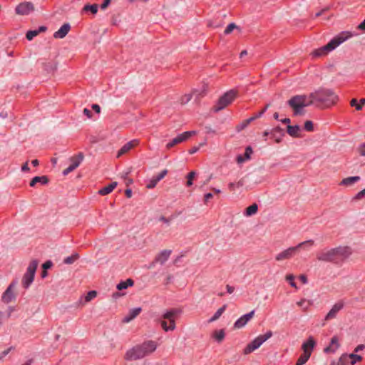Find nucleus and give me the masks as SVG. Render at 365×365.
<instances>
[{
    "mask_svg": "<svg viewBox=\"0 0 365 365\" xmlns=\"http://www.w3.org/2000/svg\"><path fill=\"white\" fill-rule=\"evenodd\" d=\"M309 98L317 107L329 108L337 102L339 97L333 90L320 88L309 93Z\"/></svg>",
    "mask_w": 365,
    "mask_h": 365,
    "instance_id": "f257e3e1",
    "label": "nucleus"
},
{
    "mask_svg": "<svg viewBox=\"0 0 365 365\" xmlns=\"http://www.w3.org/2000/svg\"><path fill=\"white\" fill-rule=\"evenodd\" d=\"M158 348V344L153 340H148L143 343L133 346L127 351L125 359L127 360H138L153 353Z\"/></svg>",
    "mask_w": 365,
    "mask_h": 365,
    "instance_id": "f03ea898",
    "label": "nucleus"
},
{
    "mask_svg": "<svg viewBox=\"0 0 365 365\" xmlns=\"http://www.w3.org/2000/svg\"><path fill=\"white\" fill-rule=\"evenodd\" d=\"M288 105L294 109V115L302 113V110L304 107L312 105L309 95H297L291 98L288 102Z\"/></svg>",
    "mask_w": 365,
    "mask_h": 365,
    "instance_id": "7ed1b4c3",
    "label": "nucleus"
},
{
    "mask_svg": "<svg viewBox=\"0 0 365 365\" xmlns=\"http://www.w3.org/2000/svg\"><path fill=\"white\" fill-rule=\"evenodd\" d=\"M181 309L173 308L166 310L163 313V314L162 315L163 319L169 321V325H168V323L165 320L160 321L161 327L165 331H173L174 329H175V319L177 318L178 316H179L181 314Z\"/></svg>",
    "mask_w": 365,
    "mask_h": 365,
    "instance_id": "20e7f679",
    "label": "nucleus"
},
{
    "mask_svg": "<svg viewBox=\"0 0 365 365\" xmlns=\"http://www.w3.org/2000/svg\"><path fill=\"white\" fill-rule=\"evenodd\" d=\"M237 91L231 89L226 93H225L217 101L216 105L214 106L213 110L215 112H218L225 108H226L228 105H230L237 97Z\"/></svg>",
    "mask_w": 365,
    "mask_h": 365,
    "instance_id": "39448f33",
    "label": "nucleus"
},
{
    "mask_svg": "<svg viewBox=\"0 0 365 365\" xmlns=\"http://www.w3.org/2000/svg\"><path fill=\"white\" fill-rule=\"evenodd\" d=\"M272 336V331H267L264 334H261L255 338L249 343L244 349L245 354H249L257 349L264 342L271 338Z\"/></svg>",
    "mask_w": 365,
    "mask_h": 365,
    "instance_id": "423d86ee",
    "label": "nucleus"
},
{
    "mask_svg": "<svg viewBox=\"0 0 365 365\" xmlns=\"http://www.w3.org/2000/svg\"><path fill=\"white\" fill-rule=\"evenodd\" d=\"M38 261L36 259L32 260L27 269L26 272L23 276L22 278V286L24 289H27L31 286V284L33 283L35 277L36 271L38 267Z\"/></svg>",
    "mask_w": 365,
    "mask_h": 365,
    "instance_id": "0eeeda50",
    "label": "nucleus"
},
{
    "mask_svg": "<svg viewBox=\"0 0 365 365\" xmlns=\"http://www.w3.org/2000/svg\"><path fill=\"white\" fill-rule=\"evenodd\" d=\"M353 36L354 34L350 31H342L331 39V41L324 46V49L331 52Z\"/></svg>",
    "mask_w": 365,
    "mask_h": 365,
    "instance_id": "6e6552de",
    "label": "nucleus"
},
{
    "mask_svg": "<svg viewBox=\"0 0 365 365\" xmlns=\"http://www.w3.org/2000/svg\"><path fill=\"white\" fill-rule=\"evenodd\" d=\"M336 252L334 248L324 249L317 255V259L322 262L338 263Z\"/></svg>",
    "mask_w": 365,
    "mask_h": 365,
    "instance_id": "1a4fd4ad",
    "label": "nucleus"
},
{
    "mask_svg": "<svg viewBox=\"0 0 365 365\" xmlns=\"http://www.w3.org/2000/svg\"><path fill=\"white\" fill-rule=\"evenodd\" d=\"M17 284V281L14 280L12 281L9 287L6 288V289L4 292L1 296V300L4 303L9 304L11 301L14 300L16 299V295L14 292V289L16 287Z\"/></svg>",
    "mask_w": 365,
    "mask_h": 365,
    "instance_id": "9d476101",
    "label": "nucleus"
},
{
    "mask_svg": "<svg viewBox=\"0 0 365 365\" xmlns=\"http://www.w3.org/2000/svg\"><path fill=\"white\" fill-rule=\"evenodd\" d=\"M34 10L33 3L30 1H24L18 4L15 9L16 14L19 15H28Z\"/></svg>",
    "mask_w": 365,
    "mask_h": 365,
    "instance_id": "9b49d317",
    "label": "nucleus"
},
{
    "mask_svg": "<svg viewBox=\"0 0 365 365\" xmlns=\"http://www.w3.org/2000/svg\"><path fill=\"white\" fill-rule=\"evenodd\" d=\"M195 131H186L182 133H180L178 136L174 138L171 141H170L167 144L166 147L167 148H170L178 143L185 141L190 137H191L192 135H195Z\"/></svg>",
    "mask_w": 365,
    "mask_h": 365,
    "instance_id": "f8f14e48",
    "label": "nucleus"
},
{
    "mask_svg": "<svg viewBox=\"0 0 365 365\" xmlns=\"http://www.w3.org/2000/svg\"><path fill=\"white\" fill-rule=\"evenodd\" d=\"M297 252V247H290L282 252L277 254L275 257L277 261H283L284 259H289L294 257Z\"/></svg>",
    "mask_w": 365,
    "mask_h": 365,
    "instance_id": "ddd939ff",
    "label": "nucleus"
},
{
    "mask_svg": "<svg viewBox=\"0 0 365 365\" xmlns=\"http://www.w3.org/2000/svg\"><path fill=\"white\" fill-rule=\"evenodd\" d=\"M255 310H252L250 312L245 314L240 317L234 324L235 329H241L244 327L247 322L254 317Z\"/></svg>",
    "mask_w": 365,
    "mask_h": 365,
    "instance_id": "4468645a",
    "label": "nucleus"
},
{
    "mask_svg": "<svg viewBox=\"0 0 365 365\" xmlns=\"http://www.w3.org/2000/svg\"><path fill=\"white\" fill-rule=\"evenodd\" d=\"M336 250V257L337 262L347 258L351 253L349 247H338L334 248Z\"/></svg>",
    "mask_w": 365,
    "mask_h": 365,
    "instance_id": "2eb2a0df",
    "label": "nucleus"
},
{
    "mask_svg": "<svg viewBox=\"0 0 365 365\" xmlns=\"http://www.w3.org/2000/svg\"><path fill=\"white\" fill-rule=\"evenodd\" d=\"M315 345L316 341H314V338L312 336H309L308 339L302 344V349L303 351V354L311 356L312 352Z\"/></svg>",
    "mask_w": 365,
    "mask_h": 365,
    "instance_id": "dca6fc26",
    "label": "nucleus"
},
{
    "mask_svg": "<svg viewBox=\"0 0 365 365\" xmlns=\"http://www.w3.org/2000/svg\"><path fill=\"white\" fill-rule=\"evenodd\" d=\"M343 307L344 304L342 302L336 303L326 315L325 320L328 321L334 319L336 317L337 313L341 310Z\"/></svg>",
    "mask_w": 365,
    "mask_h": 365,
    "instance_id": "f3484780",
    "label": "nucleus"
},
{
    "mask_svg": "<svg viewBox=\"0 0 365 365\" xmlns=\"http://www.w3.org/2000/svg\"><path fill=\"white\" fill-rule=\"evenodd\" d=\"M340 344L339 342V338L337 336H334L330 341V343L328 346L324 348V351L325 353H335L336 351L339 349Z\"/></svg>",
    "mask_w": 365,
    "mask_h": 365,
    "instance_id": "a211bd4d",
    "label": "nucleus"
},
{
    "mask_svg": "<svg viewBox=\"0 0 365 365\" xmlns=\"http://www.w3.org/2000/svg\"><path fill=\"white\" fill-rule=\"evenodd\" d=\"M172 251L170 250H162L155 258L154 263H159L164 264L165 262L168 259Z\"/></svg>",
    "mask_w": 365,
    "mask_h": 365,
    "instance_id": "6ab92c4d",
    "label": "nucleus"
},
{
    "mask_svg": "<svg viewBox=\"0 0 365 365\" xmlns=\"http://www.w3.org/2000/svg\"><path fill=\"white\" fill-rule=\"evenodd\" d=\"M138 144V140H132L128 143H126L118 152L117 158L120 157L121 155L128 153L133 148L136 146Z\"/></svg>",
    "mask_w": 365,
    "mask_h": 365,
    "instance_id": "aec40b11",
    "label": "nucleus"
},
{
    "mask_svg": "<svg viewBox=\"0 0 365 365\" xmlns=\"http://www.w3.org/2000/svg\"><path fill=\"white\" fill-rule=\"evenodd\" d=\"M71 26L69 24H64L60 29L53 34L55 38H63L69 32Z\"/></svg>",
    "mask_w": 365,
    "mask_h": 365,
    "instance_id": "412c9836",
    "label": "nucleus"
},
{
    "mask_svg": "<svg viewBox=\"0 0 365 365\" xmlns=\"http://www.w3.org/2000/svg\"><path fill=\"white\" fill-rule=\"evenodd\" d=\"M284 132L282 128L277 126L270 130V138H273L277 143H279L284 136Z\"/></svg>",
    "mask_w": 365,
    "mask_h": 365,
    "instance_id": "4be33fe9",
    "label": "nucleus"
},
{
    "mask_svg": "<svg viewBox=\"0 0 365 365\" xmlns=\"http://www.w3.org/2000/svg\"><path fill=\"white\" fill-rule=\"evenodd\" d=\"M341 356H346V362L349 365H354L356 362L361 361L362 357L354 353L343 354Z\"/></svg>",
    "mask_w": 365,
    "mask_h": 365,
    "instance_id": "5701e85b",
    "label": "nucleus"
},
{
    "mask_svg": "<svg viewBox=\"0 0 365 365\" xmlns=\"http://www.w3.org/2000/svg\"><path fill=\"white\" fill-rule=\"evenodd\" d=\"M252 153V149L250 146L245 148L244 155H238L236 158V161L238 164H242L246 160L250 159L251 154Z\"/></svg>",
    "mask_w": 365,
    "mask_h": 365,
    "instance_id": "b1692460",
    "label": "nucleus"
},
{
    "mask_svg": "<svg viewBox=\"0 0 365 365\" xmlns=\"http://www.w3.org/2000/svg\"><path fill=\"white\" fill-rule=\"evenodd\" d=\"M142 309L140 307H135L130 309L128 314L123 318V322H129L135 319L140 312Z\"/></svg>",
    "mask_w": 365,
    "mask_h": 365,
    "instance_id": "393cba45",
    "label": "nucleus"
},
{
    "mask_svg": "<svg viewBox=\"0 0 365 365\" xmlns=\"http://www.w3.org/2000/svg\"><path fill=\"white\" fill-rule=\"evenodd\" d=\"M83 158L84 155L83 153H79L76 156L70 158V161L71 162L70 166H71L72 168L75 170L79 166L81 163L83 161Z\"/></svg>",
    "mask_w": 365,
    "mask_h": 365,
    "instance_id": "a878e982",
    "label": "nucleus"
},
{
    "mask_svg": "<svg viewBox=\"0 0 365 365\" xmlns=\"http://www.w3.org/2000/svg\"><path fill=\"white\" fill-rule=\"evenodd\" d=\"M117 185H118L117 182H112L109 185L100 189L98 192L101 195H108L116 187Z\"/></svg>",
    "mask_w": 365,
    "mask_h": 365,
    "instance_id": "bb28decb",
    "label": "nucleus"
},
{
    "mask_svg": "<svg viewBox=\"0 0 365 365\" xmlns=\"http://www.w3.org/2000/svg\"><path fill=\"white\" fill-rule=\"evenodd\" d=\"M193 95L195 96L196 98H198L201 96H203L204 94L202 93H198L197 91H194L192 93H188V94L184 95L181 98V103L182 104L187 103L192 99Z\"/></svg>",
    "mask_w": 365,
    "mask_h": 365,
    "instance_id": "cd10ccee",
    "label": "nucleus"
},
{
    "mask_svg": "<svg viewBox=\"0 0 365 365\" xmlns=\"http://www.w3.org/2000/svg\"><path fill=\"white\" fill-rule=\"evenodd\" d=\"M37 182H39L41 185H46L48 182V178L46 175L36 176L31 180L30 186L34 187Z\"/></svg>",
    "mask_w": 365,
    "mask_h": 365,
    "instance_id": "c85d7f7f",
    "label": "nucleus"
},
{
    "mask_svg": "<svg viewBox=\"0 0 365 365\" xmlns=\"http://www.w3.org/2000/svg\"><path fill=\"white\" fill-rule=\"evenodd\" d=\"M359 176H351L344 178L339 185L344 186H350L360 180Z\"/></svg>",
    "mask_w": 365,
    "mask_h": 365,
    "instance_id": "c756f323",
    "label": "nucleus"
},
{
    "mask_svg": "<svg viewBox=\"0 0 365 365\" xmlns=\"http://www.w3.org/2000/svg\"><path fill=\"white\" fill-rule=\"evenodd\" d=\"M300 127L298 125H287V133L294 138L299 137Z\"/></svg>",
    "mask_w": 365,
    "mask_h": 365,
    "instance_id": "7c9ffc66",
    "label": "nucleus"
},
{
    "mask_svg": "<svg viewBox=\"0 0 365 365\" xmlns=\"http://www.w3.org/2000/svg\"><path fill=\"white\" fill-rule=\"evenodd\" d=\"M314 245V242L312 240H309L304 242H302L299 244H298L295 247H297V251L299 249H303L306 250H310Z\"/></svg>",
    "mask_w": 365,
    "mask_h": 365,
    "instance_id": "2f4dec72",
    "label": "nucleus"
},
{
    "mask_svg": "<svg viewBox=\"0 0 365 365\" xmlns=\"http://www.w3.org/2000/svg\"><path fill=\"white\" fill-rule=\"evenodd\" d=\"M134 282L132 279H127L125 281H121L119 282L116 287L118 290H123L127 289L128 287H132Z\"/></svg>",
    "mask_w": 365,
    "mask_h": 365,
    "instance_id": "473e14b6",
    "label": "nucleus"
},
{
    "mask_svg": "<svg viewBox=\"0 0 365 365\" xmlns=\"http://www.w3.org/2000/svg\"><path fill=\"white\" fill-rule=\"evenodd\" d=\"M258 210V206L256 203L252 204L246 208L244 215L247 217L254 215L257 213Z\"/></svg>",
    "mask_w": 365,
    "mask_h": 365,
    "instance_id": "72a5a7b5",
    "label": "nucleus"
},
{
    "mask_svg": "<svg viewBox=\"0 0 365 365\" xmlns=\"http://www.w3.org/2000/svg\"><path fill=\"white\" fill-rule=\"evenodd\" d=\"M227 308V304H224L222 307L218 309L214 315L209 319V322H213L218 319L221 315L224 313Z\"/></svg>",
    "mask_w": 365,
    "mask_h": 365,
    "instance_id": "f704fd0d",
    "label": "nucleus"
},
{
    "mask_svg": "<svg viewBox=\"0 0 365 365\" xmlns=\"http://www.w3.org/2000/svg\"><path fill=\"white\" fill-rule=\"evenodd\" d=\"M225 336V333L223 329L216 330L212 334V337L219 343L224 339Z\"/></svg>",
    "mask_w": 365,
    "mask_h": 365,
    "instance_id": "c9c22d12",
    "label": "nucleus"
},
{
    "mask_svg": "<svg viewBox=\"0 0 365 365\" xmlns=\"http://www.w3.org/2000/svg\"><path fill=\"white\" fill-rule=\"evenodd\" d=\"M324 46L313 51V52L312 53V56L315 58L321 57L329 53L328 50H324Z\"/></svg>",
    "mask_w": 365,
    "mask_h": 365,
    "instance_id": "e433bc0d",
    "label": "nucleus"
},
{
    "mask_svg": "<svg viewBox=\"0 0 365 365\" xmlns=\"http://www.w3.org/2000/svg\"><path fill=\"white\" fill-rule=\"evenodd\" d=\"M244 185L243 180H240L236 182H230L228 184V188L231 191H235L236 189H238Z\"/></svg>",
    "mask_w": 365,
    "mask_h": 365,
    "instance_id": "4c0bfd02",
    "label": "nucleus"
},
{
    "mask_svg": "<svg viewBox=\"0 0 365 365\" xmlns=\"http://www.w3.org/2000/svg\"><path fill=\"white\" fill-rule=\"evenodd\" d=\"M78 258H79L78 254V253H73L71 256H68V257H66L63 259V262L65 264H71L74 262H76Z\"/></svg>",
    "mask_w": 365,
    "mask_h": 365,
    "instance_id": "58836bf2",
    "label": "nucleus"
},
{
    "mask_svg": "<svg viewBox=\"0 0 365 365\" xmlns=\"http://www.w3.org/2000/svg\"><path fill=\"white\" fill-rule=\"evenodd\" d=\"M83 11H91L92 14H96L98 11V5L94 4H86L83 8Z\"/></svg>",
    "mask_w": 365,
    "mask_h": 365,
    "instance_id": "ea45409f",
    "label": "nucleus"
},
{
    "mask_svg": "<svg viewBox=\"0 0 365 365\" xmlns=\"http://www.w3.org/2000/svg\"><path fill=\"white\" fill-rule=\"evenodd\" d=\"M309 358L310 356L309 355L304 354H301L296 363V365H304Z\"/></svg>",
    "mask_w": 365,
    "mask_h": 365,
    "instance_id": "a19ab883",
    "label": "nucleus"
},
{
    "mask_svg": "<svg viewBox=\"0 0 365 365\" xmlns=\"http://www.w3.org/2000/svg\"><path fill=\"white\" fill-rule=\"evenodd\" d=\"M97 296V292L94 290L89 291L85 297V302H88Z\"/></svg>",
    "mask_w": 365,
    "mask_h": 365,
    "instance_id": "79ce46f5",
    "label": "nucleus"
},
{
    "mask_svg": "<svg viewBox=\"0 0 365 365\" xmlns=\"http://www.w3.org/2000/svg\"><path fill=\"white\" fill-rule=\"evenodd\" d=\"M196 173L195 171H191L188 173L187 178V186H191L192 185V180L195 177Z\"/></svg>",
    "mask_w": 365,
    "mask_h": 365,
    "instance_id": "37998d69",
    "label": "nucleus"
},
{
    "mask_svg": "<svg viewBox=\"0 0 365 365\" xmlns=\"http://www.w3.org/2000/svg\"><path fill=\"white\" fill-rule=\"evenodd\" d=\"M330 365H349L346 362V356H340L337 361H332Z\"/></svg>",
    "mask_w": 365,
    "mask_h": 365,
    "instance_id": "c03bdc74",
    "label": "nucleus"
},
{
    "mask_svg": "<svg viewBox=\"0 0 365 365\" xmlns=\"http://www.w3.org/2000/svg\"><path fill=\"white\" fill-rule=\"evenodd\" d=\"M297 305L301 307L304 310H306L309 307L310 304L304 299L297 302Z\"/></svg>",
    "mask_w": 365,
    "mask_h": 365,
    "instance_id": "a18cd8bd",
    "label": "nucleus"
},
{
    "mask_svg": "<svg viewBox=\"0 0 365 365\" xmlns=\"http://www.w3.org/2000/svg\"><path fill=\"white\" fill-rule=\"evenodd\" d=\"M38 31L36 30H30L27 31L26 37L29 41H31L35 36L38 35Z\"/></svg>",
    "mask_w": 365,
    "mask_h": 365,
    "instance_id": "49530a36",
    "label": "nucleus"
},
{
    "mask_svg": "<svg viewBox=\"0 0 365 365\" xmlns=\"http://www.w3.org/2000/svg\"><path fill=\"white\" fill-rule=\"evenodd\" d=\"M168 174V170L165 169L162 170L160 173H158L156 175H154L153 177L155 178V180L158 182H160L162 179L165 178V176Z\"/></svg>",
    "mask_w": 365,
    "mask_h": 365,
    "instance_id": "de8ad7c7",
    "label": "nucleus"
},
{
    "mask_svg": "<svg viewBox=\"0 0 365 365\" xmlns=\"http://www.w3.org/2000/svg\"><path fill=\"white\" fill-rule=\"evenodd\" d=\"M304 129H305L307 131H309V132H312V131H313V130H314V125H313L312 121H311V120H307V121L304 123Z\"/></svg>",
    "mask_w": 365,
    "mask_h": 365,
    "instance_id": "09e8293b",
    "label": "nucleus"
},
{
    "mask_svg": "<svg viewBox=\"0 0 365 365\" xmlns=\"http://www.w3.org/2000/svg\"><path fill=\"white\" fill-rule=\"evenodd\" d=\"M158 181L155 180L154 177H153L150 180L149 182L147 184L146 187L148 189H153L154 188L156 185L158 184Z\"/></svg>",
    "mask_w": 365,
    "mask_h": 365,
    "instance_id": "8fccbe9b",
    "label": "nucleus"
},
{
    "mask_svg": "<svg viewBox=\"0 0 365 365\" xmlns=\"http://www.w3.org/2000/svg\"><path fill=\"white\" fill-rule=\"evenodd\" d=\"M287 281L289 283V284L292 287H297L296 283L294 282V276L292 274H289L286 277Z\"/></svg>",
    "mask_w": 365,
    "mask_h": 365,
    "instance_id": "3c124183",
    "label": "nucleus"
},
{
    "mask_svg": "<svg viewBox=\"0 0 365 365\" xmlns=\"http://www.w3.org/2000/svg\"><path fill=\"white\" fill-rule=\"evenodd\" d=\"M237 26L234 23L230 24L225 29L224 33L225 34H230L234 29H235Z\"/></svg>",
    "mask_w": 365,
    "mask_h": 365,
    "instance_id": "603ef678",
    "label": "nucleus"
},
{
    "mask_svg": "<svg viewBox=\"0 0 365 365\" xmlns=\"http://www.w3.org/2000/svg\"><path fill=\"white\" fill-rule=\"evenodd\" d=\"M350 105L352 107H355L357 110H361V105H359V103H358V101H357V100L356 98H353L351 101Z\"/></svg>",
    "mask_w": 365,
    "mask_h": 365,
    "instance_id": "864d4df0",
    "label": "nucleus"
},
{
    "mask_svg": "<svg viewBox=\"0 0 365 365\" xmlns=\"http://www.w3.org/2000/svg\"><path fill=\"white\" fill-rule=\"evenodd\" d=\"M252 121H254V118H252V117H250V118L245 120V121H243L241 123L240 128L243 129V128H246Z\"/></svg>",
    "mask_w": 365,
    "mask_h": 365,
    "instance_id": "5fc2aeb1",
    "label": "nucleus"
},
{
    "mask_svg": "<svg viewBox=\"0 0 365 365\" xmlns=\"http://www.w3.org/2000/svg\"><path fill=\"white\" fill-rule=\"evenodd\" d=\"M365 197V188L359 192L354 197L355 200H361Z\"/></svg>",
    "mask_w": 365,
    "mask_h": 365,
    "instance_id": "6e6d98bb",
    "label": "nucleus"
},
{
    "mask_svg": "<svg viewBox=\"0 0 365 365\" xmlns=\"http://www.w3.org/2000/svg\"><path fill=\"white\" fill-rule=\"evenodd\" d=\"M13 349L12 346L8 348L6 350H4V351L0 353V359H4Z\"/></svg>",
    "mask_w": 365,
    "mask_h": 365,
    "instance_id": "4d7b16f0",
    "label": "nucleus"
},
{
    "mask_svg": "<svg viewBox=\"0 0 365 365\" xmlns=\"http://www.w3.org/2000/svg\"><path fill=\"white\" fill-rule=\"evenodd\" d=\"M359 152L361 156L365 157V143H362L359 147Z\"/></svg>",
    "mask_w": 365,
    "mask_h": 365,
    "instance_id": "13d9d810",
    "label": "nucleus"
},
{
    "mask_svg": "<svg viewBox=\"0 0 365 365\" xmlns=\"http://www.w3.org/2000/svg\"><path fill=\"white\" fill-rule=\"evenodd\" d=\"M327 10H328V8H324V9H322L320 11L316 13L314 16H312V19H315L316 18L322 15V14H324Z\"/></svg>",
    "mask_w": 365,
    "mask_h": 365,
    "instance_id": "bf43d9fd",
    "label": "nucleus"
},
{
    "mask_svg": "<svg viewBox=\"0 0 365 365\" xmlns=\"http://www.w3.org/2000/svg\"><path fill=\"white\" fill-rule=\"evenodd\" d=\"M52 266V262L51 261H47L44 262L42 265L44 269H49Z\"/></svg>",
    "mask_w": 365,
    "mask_h": 365,
    "instance_id": "052dcab7",
    "label": "nucleus"
},
{
    "mask_svg": "<svg viewBox=\"0 0 365 365\" xmlns=\"http://www.w3.org/2000/svg\"><path fill=\"white\" fill-rule=\"evenodd\" d=\"M73 170H74L71 166H68L66 169H65L63 171V175H67L68 173H70L71 172H72Z\"/></svg>",
    "mask_w": 365,
    "mask_h": 365,
    "instance_id": "680f3d73",
    "label": "nucleus"
},
{
    "mask_svg": "<svg viewBox=\"0 0 365 365\" xmlns=\"http://www.w3.org/2000/svg\"><path fill=\"white\" fill-rule=\"evenodd\" d=\"M110 2V0H104L103 4L101 5V8L102 9H105L106 8L108 7V6L109 5Z\"/></svg>",
    "mask_w": 365,
    "mask_h": 365,
    "instance_id": "e2e57ef3",
    "label": "nucleus"
},
{
    "mask_svg": "<svg viewBox=\"0 0 365 365\" xmlns=\"http://www.w3.org/2000/svg\"><path fill=\"white\" fill-rule=\"evenodd\" d=\"M83 113L84 115H86L88 118H91V116H92V113H91V111L88 109V108H84L83 109Z\"/></svg>",
    "mask_w": 365,
    "mask_h": 365,
    "instance_id": "0e129e2a",
    "label": "nucleus"
},
{
    "mask_svg": "<svg viewBox=\"0 0 365 365\" xmlns=\"http://www.w3.org/2000/svg\"><path fill=\"white\" fill-rule=\"evenodd\" d=\"M365 349V345L364 344H359L358 345L355 349H354V352H359L360 351H362Z\"/></svg>",
    "mask_w": 365,
    "mask_h": 365,
    "instance_id": "69168bd1",
    "label": "nucleus"
},
{
    "mask_svg": "<svg viewBox=\"0 0 365 365\" xmlns=\"http://www.w3.org/2000/svg\"><path fill=\"white\" fill-rule=\"evenodd\" d=\"M29 165H28V162H26L21 167V170L23 172H28L29 171Z\"/></svg>",
    "mask_w": 365,
    "mask_h": 365,
    "instance_id": "338daca9",
    "label": "nucleus"
},
{
    "mask_svg": "<svg viewBox=\"0 0 365 365\" xmlns=\"http://www.w3.org/2000/svg\"><path fill=\"white\" fill-rule=\"evenodd\" d=\"M357 29L361 31H365V19L358 25Z\"/></svg>",
    "mask_w": 365,
    "mask_h": 365,
    "instance_id": "774afa93",
    "label": "nucleus"
}]
</instances>
